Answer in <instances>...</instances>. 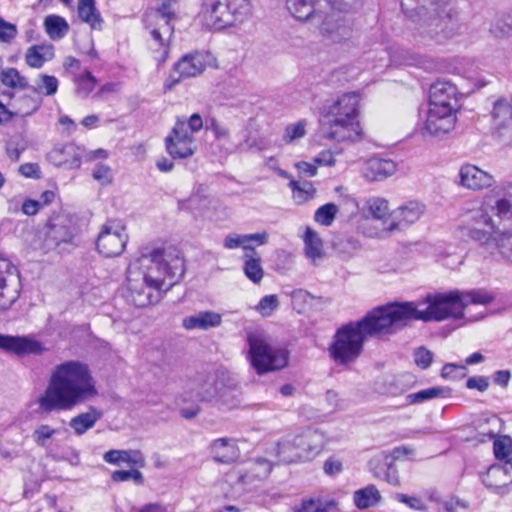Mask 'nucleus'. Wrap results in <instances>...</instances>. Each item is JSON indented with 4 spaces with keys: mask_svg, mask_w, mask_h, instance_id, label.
<instances>
[{
    "mask_svg": "<svg viewBox=\"0 0 512 512\" xmlns=\"http://www.w3.org/2000/svg\"><path fill=\"white\" fill-rule=\"evenodd\" d=\"M184 274V260L175 250L144 249L127 268L126 299L143 308L158 303Z\"/></svg>",
    "mask_w": 512,
    "mask_h": 512,
    "instance_id": "obj_1",
    "label": "nucleus"
},
{
    "mask_svg": "<svg viewBox=\"0 0 512 512\" xmlns=\"http://www.w3.org/2000/svg\"><path fill=\"white\" fill-rule=\"evenodd\" d=\"M98 396L92 372L85 362L67 360L54 366L37 400L38 410L50 414L68 411Z\"/></svg>",
    "mask_w": 512,
    "mask_h": 512,
    "instance_id": "obj_2",
    "label": "nucleus"
},
{
    "mask_svg": "<svg viewBox=\"0 0 512 512\" xmlns=\"http://www.w3.org/2000/svg\"><path fill=\"white\" fill-rule=\"evenodd\" d=\"M396 333L386 305L376 307L356 322H350L337 330L330 348L332 358L341 365L354 362L362 353L369 337Z\"/></svg>",
    "mask_w": 512,
    "mask_h": 512,
    "instance_id": "obj_3",
    "label": "nucleus"
},
{
    "mask_svg": "<svg viewBox=\"0 0 512 512\" xmlns=\"http://www.w3.org/2000/svg\"><path fill=\"white\" fill-rule=\"evenodd\" d=\"M463 300L459 291L429 294L416 305L414 302H390L386 304L396 332L411 321H443L448 318L460 319L463 314Z\"/></svg>",
    "mask_w": 512,
    "mask_h": 512,
    "instance_id": "obj_4",
    "label": "nucleus"
},
{
    "mask_svg": "<svg viewBox=\"0 0 512 512\" xmlns=\"http://www.w3.org/2000/svg\"><path fill=\"white\" fill-rule=\"evenodd\" d=\"M461 28L458 12L444 7L427 13L419 24L418 32L423 38L443 43L458 35Z\"/></svg>",
    "mask_w": 512,
    "mask_h": 512,
    "instance_id": "obj_5",
    "label": "nucleus"
},
{
    "mask_svg": "<svg viewBox=\"0 0 512 512\" xmlns=\"http://www.w3.org/2000/svg\"><path fill=\"white\" fill-rule=\"evenodd\" d=\"M249 357L253 368L258 374L278 370L288 362L287 352L271 347L259 334L249 333L247 336Z\"/></svg>",
    "mask_w": 512,
    "mask_h": 512,
    "instance_id": "obj_6",
    "label": "nucleus"
},
{
    "mask_svg": "<svg viewBox=\"0 0 512 512\" xmlns=\"http://www.w3.org/2000/svg\"><path fill=\"white\" fill-rule=\"evenodd\" d=\"M128 239L126 226L122 221L109 219L100 228L96 248L105 257H117L123 253Z\"/></svg>",
    "mask_w": 512,
    "mask_h": 512,
    "instance_id": "obj_7",
    "label": "nucleus"
},
{
    "mask_svg": "<svg viewBox=\"0 0 512 512\" xmlns=\"http://www.w3.org/2000/svg\"><path fill=\"white\" fill-rule=\"evenodd\" d=\"M316 25L319 26L321 36L329 43H346L354 35V20L340 13H328L326 10Z\"/></svg>",
    "mask_w": 512,
    "mask_h": 512,
    "instance_id": "obj_8",
    "label": "nucleus"
},
{
    "mask_svg": "<svg viewBox=\"0 0 512 512\" xmlns=\"http://www.w3.org/2000/svg\"><path fill=\"white\" fill-rule=\"evenodd\" d=\"M20 288L19 271L5 256L0 254V308L8 310L18 299Z\"/></svg>",
    "mask_w": 512,
    "mask_h": 512,
    "instance_id": "obj_9",
    "label": "nucleus"
},
{
    "mask_svg": "<svg viewBox=\"0 0 512 512\" xmlns=\"http://www.w3.org/2000/svg\"><path fill=\"white\" fill-rule=\"evenodd\" d=\"M426 206L416 200H411L389 213L384 220L382 232L401 231L417 222L424 214Z\"/></svg>",
    "mask_w": 512,
    "mask_h": 512,
    "instance_id": "obj_10",
    "label": "nucleus"
},
{
    "mask_svg": "<svg viewBox=\"0 0 512 512\" xmlns=\"http://www.w3.org/2000/svg\"><path fill=\"white\" fill-rule=\"evenodd\" d=\"M322 135L328 140L337 142H358L362 139L363 132L358 120L327 118L322 125Z\"/></svg>",
    "mask_w": 512,
    "mask_h": 512,
    "instance_id": "obj_11",
    "label": "nucleus"
},
{
    "mask_svg": "<svg viewBox=\"0 0 512 512\" xmlns=\"http://www.w3.org/2000/svg\"><path fill=\"white\" fill-rule=\"evenodd\" d=\"M205 68L206 65L202 54L197 52L186 54L174 64L172 71L164 82V88L171 90L182 79L196 77L203 73Z\"/></svg>",
    "mask_w": 512,
    "mask_h": 512,
    "instance_id": "obj_12",
    "label": "nucleus"
},
{
    "mask_svg": "<svg viewBox=\"0 0 512 512\" xmlns=\"http://www.w3.org/2000/svg\"><path fill=\"white\" fill-rule=\"evenodd\" d=\"M225 373L209 374L199 378L193 386L183 394V401L215 403L220 385L226 378Z\"/></svg>",
    "mask_w": 512,
    "mask_h": 512,
    "instance_id": "obj_13",
    "label": "nucleus"
},
{
    "mask_svg": "<svg viewBox=\"0 0 512 512\" xmlns=\"http://www.w3.org/2000/svg\"><path fill=\"white\" fill-rule=\"evenodd\" d=\"M0 350L17 357L42 355L47 351L44 344L29 335L0 334Z\"/></svg>",
    "mask_w": 512,
    "mask_h": 512,
    "instance_id": "obj_14",
    "label": "nucleus"
},
{
    "mask_svg": "<svg viewBox=\"0 0 512 512\" xmlns=\"http://www.w3.org/2000/svg\"><path fill=\"white\" fill-rule=\"evenodd\" d=\"M456 111L451 108H439L429 105L421 134L423 136H440L449 133L455 126Z\"/></svg>",
    "mask_w": 512,
    "mask_h": 512,
    "instance_id": "obj_15",
    "label": "nucleus"
},
{
    "mask_svg": "<svg viewBox=\"0 0 512 512\" xmlns=\"http://www.w3.org/2000/svg\"><path fill=\"white\" fill-rule=\"evenodd\" d=\"M491 117L493 134L500 139H512V94L493 103Z\"/></svg>",
    "mask_w": 512,
    "mask_h": 512,
    "instance_id": "obj_16",
    "label": "nucleus"
},
{
    "mask_svg": "<svg viewBox=\"0 0 512 512\" xmlns=\"http://www.w3.org/2000/svg\"><path fill=\"white\" fill-rule=\"evenodd\" d=\"M286 5L294 18L317 24L331 8L332 0H286Z\"/></svg>",
    "mask_w": 512,
    "mask_h": 512,
    "instance_id": "obj_17",
    "label": "nucleus"
},
{
    "mask_svg": "<svg viewBox=\"0 0 512 512\" xmlns=\"http://www.w3.org/2000/svg\"><path fill=\"white\" fill-rule=\"evenodd\" d=\"M183 124L175 125L166 137V150L175 159L191 157L196 151L195 139L183 132Z\"/></svg>",
    "mask_w": 512,
    "mask_h": 512,
    "instance_id": "obj_18",
    "label": "nucleus"
},
{
    "mask_svg": "<svg viewBox=\"0 0 512 512\" xmlns=\"http://www.w3.org/2000/svg\"><path fill=\"white\" fill-rule=\"evenodd\" d=\"M485 204L502 221L512 220V185L494 187L485 196Z\"/></svg>",
    "mask_w": 512,
    "mask_h": 512,
    "instance_id": "obj_19",
    "label": "nucleus"
},
{
    "mask_svg": "<svg viewBox=\"0 0 512 512\" xmlns=\"http://www.w3.org/2000/svg\"><path fill=\"white\" fill-rule=\"evenodd\" d=\"M459 91L450 81L439 80L431 85L429 90V105L439 108H451L457 111Z\"/></svg>",
    "mask_w": 512,
    "mask_h": 512,
    "instance_id": "obj_20",
    "label": "nucleus"
},
{
    "mask_svg": "<svg viewBox=\"0 0 512 512\" xmlns=\"http://www.w3.org/2000/svg\"><path fill=\"white\" fill-rule=\"evenodd\" d=\"M203 14L207 25L216 30L236 24L235 17L231 14L227 0L206 1L203 7Z\"/></svg>",
    "mask_w": 512,
    "mask_h": 512,
    "instance_id": "obj_21",
    "label": "nucleus"
},
{
    "mask_svg": "<svg viewBox=\"0 0 512 512\" xmlns=\"http://www.w3.org/2000/svg\"><path fill=\"white\" fill-rule=\"evenodd\" d=\"M73 238V229L70 220L63 216L49 220L44 239L46 249H52L60 243L70 242Z\"/></svg>",
    "mask_w": 512,
    "mask_h": 512,
    "instance_id": "obj_22",
    "label": "nucleus"
},
{
    "mask_svg": "<svg viewBox=\"0 0 512 512\" xmlns=\"http://www.w3.org/2000/svg\"><path fill=\"white\" fill-rule=\"evenodd\" d=\"M209 455L221 464L230 465L240 458V449L236 440L228 437L213 440L208 446Z\"/></svg>",
    "mask_w": 512,
    "mask_h": 512,
    "instance_id": "obj_23",
    "label": "nucleus"
},
{
    "mask_svg": "<svg viewBox=\"0 0 512 512\" xmlns=\"http://www.w3.org/2000/svg\"><path fill=\"white\" fill-rule=\"evenodd\" d=\"M460 184L471 190H481L493 185L494 177L476 165H462L459 171Z\"/></svg>",
    "mask_w": 512,
    "mask_h": 512,
    "instance_id": "obj_24",
    "label": "nucleus"
},
{
    "mask_svg": "<svg viewBox=\"0 0 512 512\" xmlns=\"http://www.w3.org/2000/svg\"><path fill=\"white\" fill-rule=\"evenodd\" d=\"M293 436L296 442H298L299 451L304 460H309L317 455L325 444L324 434L315 429H307Z\"/></svg>",
    "mask_w": 512,
    "mask_h": 512,
    "instance_id": "obj_25",
    "label": "nucleus"
},
{
    "mask_svg": "<svg viewBox=\"0 0 512 512\" xmlns=\"http://www.w3.org/2000/svg\"><path fill=\"white\" fill-rule=\"evenodd\" d=\"M241 395L237 381L227 374L214 404L223 409H235L241 404Z\"/></svg>",
    "mask_w": 512,
    "mask_h": 512,
    "instance_id": "obj_26",
    "label": "nucleus"
},
{
    "mask_svg": "<svg viewBox=\"0 0 512 512\" xmlns=\"http://www.w3.org/2000/svg\"><path fill=\"white\" fill-rule=\"evenodd\" d=\"M359 94L352 92L342 95L330 106L327 118L343 117L344 119L357 120Z\"/></svg>",
    "mask_w": 512,
    "mask_h": 512,
    "instance_id": "obj_27",
    "label": "nucleus"
},
{
    "mask_svg": "<svg viewBox=\"0 0 512 512\" xmlns=\"http://www.w3.org/2000/svg\"><path fill=\"white\" fill-rule=\"evenodd\" d=\"M396 172V164L390 159L370 158L363 167L362 174L368 181H382Z\"/></svg>",
    "mask_w": 512,
    "mask_h": 512,
    "instance_id": "obj_28",
    "label": "nucleus"
},
{
    "mask_svg": "<svg viewBox=\"0 0 512 512\" xmlns=\"http://www.w3.org/2000/svg\"><path fill=\"white\" fill-rule=\"evenodd\" d=\"M48 157L54 165L69 169L78 168L81 164L78 148L72 143L54 147Z\"/></svg>",
    "mask_w": 512,
    "mask_h": 512,
    "instance_id": "obj_29",
    "label": "nucleus"
},
{
    "mask_svg": "<svg viewBox=\"0 0 512 512\" xmlns=\"http://www.w3.org/2000/svg\"><path fill=\"white\" fill-rule=\"evenodd\" d=\"M222 316L214 311H200L182 320V326L187 330H208L220 326Z\"/></svg>",
    "mask_w": 512,
    "mask_h": 512,
    "instance_id": "obj_30",
    "label": "nucleus"
},
{
    "mask_svg": "<svg viewBox=\"0 0 512 512\" xmlns=\"http://www.w3.org/2000/svg\"><path fill=\"white\" fill-rule=\"evenodd\" d=\"M503 476H512V461H507L503 467H490L482 482L488 488H493L497 493H507L512 489V479L509 483H498L496 480Z\"/></svg>",
    "mask_w": 512,
    "mask_h": 512,
    "instance_id": "obj_31",
    "label": "nucleus"
},
{
    "mask_svg": "<svg viewBox=\"0 0 512 512\" xmlns=\"http://www.w3.org/2000/svg\"><path fill=\"white\" fill-rule=\"evenodd\" d=\"M103 412L95 406H89L86 412L80 413L72 417L69 421V427L77 436L84 435L88 430L92 429L95 424L102 418Z\"/></svg>",
    "mask_w": 512,
    "mask_h": 512,
    "instance_id": "obj_32",
    "label": "nucleus"
},
{
    "mask_svg": "<svg viewBox=\"0 0 512 512\" xmlns=\"http://www.w3.org/2000/svg\"><path fill=\"white\" fill-rule=\"evenodd\" d=\"M276 455L285 464L305 461L293 435L286 436L277 443Z\"/></svg>",
    "mask_w": 512,
    "mask_h": 512,
    "instance_id": "obj_33",
    "label": "nucleus"
},
{
    "mask_svg": "<svg viewBox=\"0 0 512 512\" xmlns=\"http://www.w3.org/2000/svg\"><path fill=\"white\" fill-rule=\"evenodd\" d=\"M482 226L466 225L462 228L465 235L470 239L479 242L482 246L496 247V239L502 234L505 229H496L495 227L490 230L481 228Z\"/></svg>",
    "mask_w": 512,
    "mask_h": 512,
    "instance_id": "obj_34",
    "label": "nucleus"
},
{
    "mask_svg": "<svg viewBox=\"0 0 512 512\" xmlns=\"http://www.w3.org/2000/svg\"><path fill=\"white\" fill-rule=\"evenodd\" d=\"M77 13L81 21L87 23L91 29H102L103 19L96 8L95 0H78Z\"/></svg>",
    "mask_w": 512,
    "mask_h": 512,
    "instance_id": "obj_35",
    "label": "nucleus"
},
{
    "mask_svg": "<svg viewBox=\"0 0 512 512\" xmlns=\"http://www.w3.org/2000/svg\"><path fill=\"white\" fill-rule=\"evenodd\" d=\"M103 459L114 465L126 462L141 468L145 466V458L138 450H109L104 454Z\"/></svg>",
    "mask_w": 512,
    "mask_h": 512,
    "instance_id": "obj_36",
    "label": "nucleus"
},
{
    "mask_svg": "<svg viewBox=\"0 0 512 512\" xmlns=\"http://www.w3.org/2000/svg\"><path fill=\"white\" fill-rule=\"evenodd\" d=\"M293 512H339V508L335 500L317 497L303 499Z\"/></svg>",
    "mask_w": 512,
    "mask_h": 512,
    "instance_id": "obj_37",
    "label": "nucleus"
},
{
    "mask_svg": "<svg viewBox=\"0 0 512 512\" xmlns=\"http://www.w3.org/2000/svg\"><path fill=\"white\" fill-rule=\"evenodd\" d=\"M303 241L305 244V255L314 265H318V261L324 256L322 240L313 229L307 227Z\"/></svg>",
    "mask_w": 512,
    "mask_h": 512,
    "instance_id": "obj_38",
    "label": "nucleus"
},
{
    "mask_svg": "<svg viewBox=\"0 0 512 512\" xmlns=\"http://www.w3.org/2000/svg\"><path fill=\"white\" fill-rule=\"evenodd\" d=\"M243 272L245 276L254 284H259L264 277V269L261 264V258L256 251L245 252L243 255Z\"/></svg>",
    "mask_w": 512,
    "mask_h": 512,
    "instance_id": "obj_39",
    "label": "nucleus"
},
{
    "mask_svg": "<svg viewBox=\"0 0 512 512\" xmlns=\"http://www.w3.org/2000/svg\"><path fill=\"white\" fill-rule=\"evenodd\" d=\"M53 57L52 46L36 45L27 50L26 63L33 68H41L43 64Z\"/></svg>",
    "mask_w": 512,
    "mask_h": 512,
    "instance_id": "obj_40",
    "label": "nucleus"
},
{
    "mask_svg": "<svg viewBox=\"0 0 512 512\" xmlns=\"http://www.w3.org/2000/svg\"><path fill=\"white\" fill-rule=\"evenodd\" d=\"M353 499L359 509H366L379 503L381 495L374 485H368L355 491Z\"/></svg>",
    "mask_w": 512,
    "mask_h": 512,
    "instance_id": "obj_41",
    "label": "nucleus"
},
{
    "mask_svg": "<svg viewBox=\"0 0 512 512\" xmlns=\"http://www.w3.org/2000/svg\"><path fill=\"white\" fill-rule=\"evenodd\" d=\"M289 187L292 190V198L297 204H303L314 198L316 188L312 182L309 181H296L291 179Z\"/></svg>",
    "mask_w": 512,
    "mask_h": 512,
    "instance_id": "obj_42",
    "label": "nucleus"
},
{
    "mask_svg": "<svg viewBox=\"0 0 512 512\" xmlns=\"http://www.w3.org/2000/svg\"><path fill=\"white\" fill-rule=\"evenodd\" d=\"M46 33L53 40L62 39L69 31L67 21L58 15H49L44 20Z\"/></svg>",
    "mask_w": 512,
    "mask_h": 512,
    "instance_id": "obj_43",
    "label": "nucleus"
},
{
    "mask_svg": "<svg viewBox=\"0 0 512 512\" xmlns=\"http://www.w3.org/2000/svg\"><path fill=\"white\" fill-rule=\"evenodd\" d=\"M58 79L55 76L40 74L35 81V85L30 86V90L43 96H53L58 90Z\"/></svg>",
    "mask_w": 512,
    "mask_h": 512,
    "instance_id": "obj_44",
    "label": "nucleus"
},
{
    "mask_svg": "<svg viewBox=\"0 0 512 512\" xmlns=\"http://www.w3.org/2000/svg\"><path fill=\"white\" fill-rule=\"evenodd\" d=\"M449 391L450 390L445 387H430L407 395L406 400L409 404L423 403L431 399L446 397Z\"/></svg>",
    "mask_w": 512,
    "mask_h": 512,
    "instance_id": "obj_45",
    "label": "nucleus"
},
{
    "mask_svg": "<svg viewBox=\"0 0 512 512\" xmlns=\"http://www.w3.org/2000/svg\"><path fill=\"white\" fill-rule=\"evenodd\" d=\"M163 35H168L165 33V25L162 28V31L160 29H153L151 31V36L154 41L153 51H154V58L158 63H164L169 54V45L164 39Z\"/></svg>",
    "mask_w": 512,
    "mask_h": 512,
    "instance_id": "obj_46",
    "label": "nucleus"
},
{
    "mask_svg": "<svg viewBox=\"0 0 512 512\" xmlns=\"http://www.w3.org/2000/svg\"><path fill=\"white\" fill-rule=\"evenodd\" d=\"M0 81L4 86L12 89H27L30 88L27 79L21 76L17 69L7 68L1 71Z\"/></svg>",
    "mask_w": 512,
    "mask_h": 512,
    "instance_id": "obj_47",
    "label": "nucleus"
},
{
    "mask_svg": "<svg viewBox=\"0 0 512 512\" xmlns=\"http://www.w3.org/2000/svg\"><path fill=\"white\" fill-rule=\"evenodd\" d=\"M489 209L490 208L487 207L484 202L480 208L470 211L468 214L467 225L484 226L493 229L494 224L491 216L489 215Z\"/></svg>",
    "mask_w": 512,
    "mask_h": 512,
    "instance_id": "obj_48",
    "label": "nucleus"
},
{
    "mask_svg": "<svg viewBox=\"0 0 512 512\" xmlns=\"http://www.w3.org/2000/svg\"><path fill=\"white\" fill-rule=\"evenodd\" d=\"M177 0H163L161 5L157 8V13L161 19L165 22V33L171 36L173 33V26L170 21L176 18L175 5Z\"/></svg>",
    "mask_w": 512,
    "mask_h": 512,
    "instance_id": "obj_49",
    "label": "nucleus"
},
{
    "mask_svg": "<svg viewBox=\"0 0 512 512\" xmlns=\"http://www.w3.org/2000/svg\"><path fill=\"white\" fill-rule=\"evenodd\" d=\"M76 93L81 98H86L94 90L97 79L86 70L82 75L75 78Z\"/></svg>",
    "mask_w": 512,
    "mask_h": 512,
    "instance_id": "obj_50",
    "label": "nucleus"
},
{
    "mask_svg": "<svg viewBox=\"0 0 512 512\" xmlns=\"http://www.w3.org/2000/svg\"><path fill=\"white\" fill-rule=\"evenodd\" d=\"M235 23H241L252 13L251 0H227Z\"/></svg>",
    "mask_w": 512,
    "mask_h": 512,
    "instance_id": "obj_51",
    "label": "nucleus"
},
{
    "mask_svg": "<svg viewBox=\"0 0 512 512\" xmlns=\"http://www.w3.org/2000/svg\"><path fill=\"white\" fill-rule=\"evenodd\" d=\"M367 210L374 219L382 220L383 222L389 215L388 202L384 198L375 197L369 199L367 201Z\"/></svg>",
    "mask_w": 512,
    "mask_h": 512,
    "instance_id": "obj_52",
    "label": "nucleus"
},
{
    "mask_svg": "<svg viewBox=\"0 0 512 512\" xmlns=\"http://www.w3.org/2000/svg\"><path fill=\"white\" fill-rule=\"evenodd\" d=\"M459 297L464 302L463 310L469 304L486 305V304H489L493 300V297L490 294H488L486 291H483V290H472L469 292H459Z\"/></svg>",
    "mask_w": 512,
    "mask_h": 512,
    "instance_id": "obj_53",
    "label": "nucleus"
},
{
    "mask_svg": "<svg viewBox=\"0 0 512 512\" xmlns=\"http://www.w3.org/2000/svg\"><path fill=\"white\" fill-rule=\"evenodd\" d=\"M337 213V205L334 203H327L316 210L314 214V220L321 225L330 226L333 223Z\"/></svg>",
    "mask_w": 512,
    "mask_h": 512,
    "instance_id": "obj_54",
    "label": "nucleus"
},
{
    "mask_svg": "<svg viewBox=\"0 0 512 512\" xmlns=\"http://www.w3.org/2000/svg\"><path fill=\"white\" fill-rule=\"evenodd\" d=\"M496 248L507 261L512 263V228L505 231L496 239Z\"/></svg>",
    "mask_w": 512,
    "mask_h": 512,
    "instance_id": "obj_55",
    "label": "nucleus"
},
{
    "mask_svg": "<svg viewBox=\"0 0 512 512\" xmlns=\"http://www.w3.org/2000/svg\"><path fill=\"white\" fill-rule=\"evenodd\" d=\"M305 134L306 122L298 121L286 126L283 140L288 144L294 143L296 140L303 138Z\"/></svg>",
    "mask_w": 512,
    "mask_h": 512,
    "instance_id": "obj_56",
    "label": "nucleus"
},
{
    "mask_svg": "<svg viewBox=\"0 0 512 512\" xmlns=\"http://www.w3.org/2000/svg\"><path fill=\"white\" fill-rule=\"evenodd\" d=\"M57 432V429H54L47 424H42L33 431L32 438L38 446L46 447L48 440L56 435Z\"/></svg>",
    "mask_w": 512,
    "mask_h": 512,
    "instance_id": "obj_57",
    "label": "nucleus"
},
{
    "mask_svg": "<svg viewBox=\"0 0 512 512\" xmlns=\"http://www.w3.org/2000/svg\"><path fill=\"white\" fill-rule=\"evenodd\" d=\"M491 33L495 37H507L512 34V18L499 17L490 28Z\"/></svg>",
    "mask_w": 512,
    "mask_h": 512,
    "instance_id": "obj_58",
    "label": "nucleus"
},
{
    "mask_svg": "<svg viewBox=\"0 0 512 512\" xmlns=\"http://www.w3.org/2000/svg\"><path fill=\"white\" fill-rule=\"evenodd\" d=\"M493 452L498 460H504L512 453V440L510 437H501L494 441Z\"/></svg>",
    "mask_w": 512,
    "mask_h": 512,
    "instance_id": "obj_59",
    "label": "nucleus"
},
{
    "mask_svg": "<svg viewBox=\"0 0 512 512\" xmlns=\"http://www.w3.org/2000/svg\"><path fill=\"white\" fill-rule=\"evenodd\" d=\"M279 307V300L277 295H266L256 306V310L264 317L271 316L273 312Z\"/></svg>",
    "mask_w": 512,
    "mask_h": 512,
    "instance_id": "obj_60",
    "label": "nucleus"
},
{
    "mask_svg": "<svg viewBox=\"0 0 512 512\" xmlns=\"http://www.w3.org/2000/svg\"><path fill=\"white\" fill-rule=\"evenodd\" d=\"M183 124V132L186 134H191L193 136L194 132H198L203 127L202 117L198 113L192 114L188 120L185 118H177L175 125Z\"/></svg>",
    "mask_w": 512,
    "mask_h": 512,
    "instance_id": "obj_61",
    "label": "nucleus"
},
{
    "mask_svg": "<svg viewBox=\"0 0 512 512\" xmlns=\"http://www.w3.org/2000/svg\"><path fill=\"white\" fill-rule=\"evenodd\" d=\"M112 480L115 482H124L132 479L136 484L142 485L144 478L139 470H117L112 473Z\"/></svg>",
    "mask_w": 512,
    "mask_h": 512,
    "instance_id": "obj_62",
    "label": "nucleus"
},
{
    "mask_svg": "<svg viewBox=\"0 0 512 512\" xmlns=\"http://www.w3.org/2000/svg\"><path fill=\"white\" fill-rule=\"evenodd\" d=\"M224 247L227 249H236L242 247L246 252L254 253V246L245 244L244 234H229L225 237Z\"/></svg>",
    "mask_w": 512,
    "mask_h": 512,
    "instance_id": "obj_63",
    "label": "nucleus"
},
{
    "mask_svg": "<svg viewBox=\"0 0 512 512\" xmlns=\"http://www.w3.org/2000/svg\"><path fill=\"white\" fill-rule=\"evenodd\" d=\"M432 360L433 353L424 347H420L414 352V361L422 369H427L431 365Z\"/></svg>",
    "mask_w": 512,
    "mask_h": 512,
    "instance_id": "obj_64",
    "label": "nucleus"
}]
</instances>
